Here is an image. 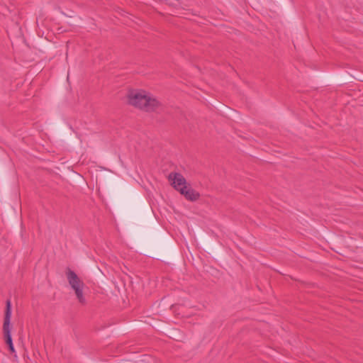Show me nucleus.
Returning a JSON list of instances; mask_svg holds the SVG:
<instances>
[{"label": "nucleus", "instance_id": "obj_3", "mask_svg": "<svg viewBox=\"0 0 363 363\" xmlns=\"http://www.w3.org/2000/svg\"><path fill=\"white\" fill-rule=\"evenodd\" d=\"M11 304L10 300L6 301L5 314L4 318V323H3V333H4V338L5 342L7 344H11L13 342L11 337V328L12 326L11 325Z\"/></svg>", "mask_w": 363, "mask_h": 363}, {"label": "nucleus", "instance_id": "obj_5", "mask_svg": "<svg viewBox=\"0 0 363 363\" xmlns=\"http://www.w3.org/2000/svg\"><path fill=\"white\" fill-rule=\"evenodd\" d=\"M180 194L184 196V197L191 201H195L199 199L200 197V194L199 192L195 191L191 187L183 186L182 189H180Z\"/></svg>", "mask_w": 363, "mask_h": 363}, {"label": "nucleus", "instance_id": "obj_1", "mask_svg": "<svg viewBox=\"0 0 363 363\" xmlns=\"http://www.w3.org/2000/svg\"><path fill=\"white\" fill-rule=\"evenodd\" d=\"M127 103L147 112L154 111L159 106L156 99L143 92H129L127 95Z\"/></svg>", "mask_w": 363, "mask_h": 363}, {"label": "nucleus", "instance_id": "obj_6", "mask_svg": "<svg viewBox=\"0 0 363 363\" xmlns=\"http://www.w3.org/2000/svg\"><path fill=\"white\" fill-rule=\"evenodd\" d=\"M7 345L9 347V349L10 352L13 353L15 352V349H14L13 342L11 343V344H7Z\"/></svg>", "mask_w": 363, "mask_h": 363}, {"label": "nucleus", "instance_id": "obj_7", "mask_svg": "<svg viewBox=\"0 0 363 363\" xmlns=\"http://www.w3.org/2000/svg\"><path fill=\"white\" fill-rule=\"evenodd\" d=\"M7 345L9 347V349L10 352L13 353L15 352V349H14L13 342L11 343V344H7Z\"/></svg>", "mask_w": 363, "mask_h": 363}, {"label": "nucleus", "instance_id": "obj_4", "mask_svg": "<svg viewBox=\"0 0 363 363\" xmlns=\"http://www.w3.org/2000/svg\"><path fill=\"white\" fill-rule=\"evenodd\" d=\"M167 178L172 186L178 191H180V189H182L183 186H186V179L180 173L171 172Z\"/></svg>", "mask_w": 363, "mask_h": 363}, {"label": "nucleus", "instance_id": "obj_2", "mask_svg": "<svg viewBox=\"0 0 363 363\" xmlns=\"http://www.w3.org/2000/svg\"><path fill=\"white\" fill-rule=\"evenodd\" d=\"M65 274L68 283L72 289L74 291V294L79 303L82 305H86V300L83 293L84 288V282L80 279L77 274L69 268L66 269Z\"/></svg>", "mask_w": 363, "mask_h": 363}]
</instances>
